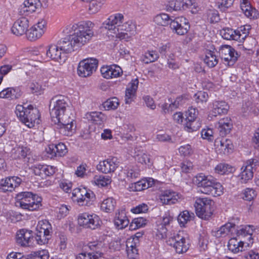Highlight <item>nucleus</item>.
Returning <instances> with one entry per match:
<instances>
[{
    "mask_svg": "<svg viewBox=\"0 0 259 259\" xmlns=\"http://www.w3.org/2000/svg\"><path fill=\"white\" fill-rule=\"evenodd\" d=\"M94 24L90 21H82L70 24L64 32L69 35L60 41L59 46L65 54L71 52L75 47H80L88 43L94 36Z\"/></svg>",
    "mask_w": 259,
    "mask_h": 259,
    "instance_id": "obj_1",
    "label": "nucleus"
},
{
    "mask_svg": "<svg viewBox=\"0 0 259 259\" xmlns=\"http://www.w3.org/2000/svg\"><path fill=\"white\" fill-rule=\"evenodd\" d=\"M192 181L204 194L217 197L221 196L224 192L223 185L211 176L200 174L194 177Z\"/></svg>",
    "mask_w": 259,
    "mask_h": 259,
    "instance_id": "obj_2",
    "label": "nucleus"
},
{
    "mask_svg": "<svg viewBox=\"0 0 259 259\" xmlns=\"http://www.w3.org/2000/svg\"><path fill=\"white\" fill-rule=\"evenodd\" d=\"M15 113L19 119L26 126L29 128L34 127L40 123V114L38 110L31 105L27 107L17 105Z\"/></svg>",
    "mask_w": 259,
    "mask_h": 259,
    "instance_id": "obj_3",
    "label": "nucleus"
},
{
    "mask_svg": "<svg viewBox=\"0 0 259 259\" xmlns=\"http://www.w3.org/2000/svg\"><path fill=\"white\" fill-rule=\"evenodd\" d=\"M16 205L31 211L38 210L42 206V198L30 192H23L17 194Z\"/></svg>",
    "mask_w": 259,
    "mask_h": 259,
    "instance_id": "obj_4",
    "label": "nucleus"
},
{
    "mask_svg": "<svg viewBox=\"0 0 259 259\" xmlns=\"http://www.w3.org/2000/svg\"><path fill=\"white\" fill-rule=\"evenodd\" d=\"M123 20V16L120 14H116L110 16L104 22L103 26L107 30V34L109 36L124 41V35L129 33L128 30H120L116 28L117 26H120Z\"/></svg>",
    "mask_w": 259,
    "mask_h": 259,
    "instance_id": "obj_5",
    "label": "nucleus"
},
{
    "mask_svg": "<svg viewBox=\"0 0 259 259\" xmlns=\"http://www.w3.org/2000/svg\"><path fill=\"white\" fill-rule=\"evenodd\" d=\"M196 215L204 220H209L214 211V202L207 197H197L194 203Z\"/></svg>",
    "mask_w": 259,
    "mask_h": 259,
    "instance_id": "obj_6",
    "label": "nucleus"
},
{
    "mask_svg": "<svg viewBox=\"0 0 259 259\" xmlns=\"http://www.w3.org/2000/svg\"><path fill=\"white\" fill-rule=\"evenodd\" d=\"M71 198L80 206H90L94 204L96 195L93 191L87 187H79L73 190Z\"/></svg>",
    "mask_w": 259,
    "mask_h": 259,
    "instance_id": "obj_7",
    "label": "nucleus"
},
{
    "mask_svg": "<svg viewBox=\"0 0 259 259\" xmlns=\"http://www.w3.org/2000/svg\"><path fill=\"white\" fill-rule=\"evenodd\" d=\"M54 100V106L50 112L51 118L53 122H59L60 119L67 118L68 115L65 114L68 106L67 100L63 96L56 97Z\"/></svg>",
    "mask_w": 259,
    "mask_h": 259,
    "instance_id": "obj_8",
    "label": "nucleus"
},
{
    "mask_svg": "<svg viewBox=\"0 0 259 259\" xmlns=\"http://www.w3.org/2000/svg\"><path fill=\"white\" fill-rule=\"evenodd\" d=\"M77 221L80 227L86 229H96L102 223L99 215L94 213L87 212L79 213L77 216Z\"/></svg>",
    "mask_w": 259,
    "mask_h": 259,
    "instance_id": "obj_9",
    "label": "nucleus"
},
{
    "mask_svg": "<svg viewBox=\"0 0 259 259\" xmlns=\"http://www.w3.org/2000/svg\"><path fill=\"white\" fill-rule=\"evenodd\" d=\"M66 56L59 45L51 44L47 48L46 52L41 56V61L46 62L53 60L60 64L64 63Z\"/></svg>",
    "mask_w": 259,
    "mask_h": 259,
    "instance_id": "obj_10",
    "label": "nucleus"
},
{
    "mask_svg": "<svg viewBox=\"0 0 259 259\" xmlns=\"http://www.w3.org/2000/svg\"><path fill=\"white\" fill-rule=\"evenodd\" d=\"M259 167V160L252 158L246 161L241 168L239 175V180L242 183H246L251 180L253 177L254 171Z\"/></svg>",
    "mask_w": 259,
    "mask_h": 259,
    "instance_id": "obj_11",
    "label": "nucleus"
},
{
    "mask_svg": "<svg viewBox=\"0 0 259 259\" xmlns=\"http://www.w3.org/2000/svg\"><path fill=\"white\" fill-rule=\"evenodd\" d=\"M98 60L94 58H89L80 61L77 66V73L81 77L91 76L98 67Z\"/></svg>",
    "mask_w": 259,
    "mask_h": 259,
    "instance_id": "obj_12",
    "label": "nucleus"
},
{
    "mask_svg": "<svg viewBox=\"0 0 259 259\" xmlns=\"http://www.w3.org/2000/svg\"><path fill=\"white\" fill-rule=\"evenodd\" d=\"M47 30V21L44 18L39 19L29 28L26 33L27 38L34 41L40 38Z\"/></svg>",
    "mask_w": 259,
    "mask_h": 259,
    "instance_id": "obj_13",
    "label": "nucleus"
},
{
    "mask_svg": "<svg viewBox=\"0 0 259 259\" xmlns=\"http://www.w3.org/2000/svg\"><path fill=\"white\" fill-rule=\"evenodd\" d=\"M181 234L180 232L174 234L172 237H169L166 241L167 244L172 246L176 252L179 254L186 252L190 247L189 241Z\"/></svg>",
    "mask_w": 259,
    "mask_h": 259,
    "instance_id": "obj_14",
    "label": "nucleus"
},
{
    "mask_svg": "<svg viewBox=\"0 0 259 259\" xmlns=\"http://www.w3.org/2000/svg\"><path fill=\"white\" fill-rule=\"evenodd\" d=\"M198 111L196 108L189 107L185 112V123L184 128L188 132L196 131L200 127V123L196 122Z\"/></svg>",
    "mask_w": 259,
    "mask_h": 259,
    "instance_id": "obj_15",
    "label": "nucleus"
},
{
    "mask_svg": "<svg viewBox=\"0 0 259 259\" xmlns=\"http://www.w3.org/2000/svg\"><path fill=\"white\" fill-rule=\"evenodd\" d=\"M210 111L208 115L209 120L218 115L226 114L229 109V106L224 101L214 100L209 103Z\"/></svg>",
    "mask_w": 259,
    "mask_h": 259,
    "instance_id": "obj_16",
    "label": "nucleus"
},
{
    "mask_svg": "<svg viewBox=\"0 0 259 259\" xmlns=\"http://www.w3.org/2000/svg\"><path fill=\"white\" fill-rule=\"evenodd\" d=\"M16 243L22 247H30L33 245L34 237L32 231L26 229L18 230L16 234Z\"/></svg>",
    "mask_w": 259,
    "mask_h": 259,
    "instance_id": "obj_17",
    "label": "nucleus"
},
{
    "mask_svg": "<svg viewBox=\"0 0 259 259\" xmlns=\"http://www.w3.org/2000/svg\"><path fill=\"white\" fill-rule=\"evenodd\" d=\"M219 53L224 60V63L229 66L233 65L238 58L237 52L229 45L222 46L219 50Z\"/></svg>",
    "mask_w": 259,
    "mask_h": 259,
    "instance_id": "obj_18",
    "label": "nucleus"
},
{
    "mask_svg": "<svg viewBox=\"0 0 259 259\" xmlns=\"http://www.w3.org/2000/svg\"><path fill=\"white\" fill-rule=\"evenodd\" d=\"M253 238L250 237L249 241L242 240L239 238L233 237L231 238L228 243V249L234 253L242 252L250 247L253 244Z\"/></svg>",
    "mask_w": 259,
    "mask_h": 259,
    "instance_id": "obj_19",
    "label": "nucleus"
},
{
    "mask_svg": "<svg viewBox=\"0 0 259 259\" xmlns=\"http://www.w3.org/2000/svg\"><path fill=\"white\" fill-rule=\"evenodd\" d=\"M182 199V196L180 193L171 190L161 191L158 195V200L162 204H174Z\"/></svg>",
    "mask_w": 259,
    "mask_h": 259,
    "instance_id": "obj_20",
    "label": "nucleus"
},
{
    "mask_svg": "<svg viewBox=\"0 0 259 259\" xmlns=\"http://www.w3.org/2000/svg\"><path fill=\"white\" fill-rule=\"evenodd\" d=\"M215 152L221 155H228L233 152L234 145L229 139L217 138L214 142Z\"/></svg>",
    "mask_w": 259,
    "mask_h": 259,
    "instance_id": "obj_21",
    "label": "nucleus"
},
{
    "mask_svg": "<svg viewBox=\"0 0 259 259\" xmlns=\"http://www.w3.org/2000/svg\"><path fill=\"white\" fill-rule=\"evenodd\" d=\"M170 27L177 34L182 35L187 33L190 25L186 18L180 17L170 21Z\"/></svg>",
    "mask_w": 259,
    "mask_h": 259,
    "instance_id": "obj_22",
    "label": "nucleus"
},
{
    "mask_svg": "<svg viewBox=\"0 0 259 259\" xmlns=\"http://www.w3.org/2000/svg\"><path fill=\"white\" fill-rule=\"evenodd\" d=\"M102 76L106 79H111L121 76L123 73L121 68L116 64L103 65L100 68Z\"/></svg>",
    "mask_w": 259,
    "mask_h": 259,
    "instance_id": "obj_23",
    "label": "nucleus"
},
{
    "mask_svg": "<svg viewBox=\"0 0 259 259\" xmlns=\"http://www.w3.org/2000/svg\"><path fill=\"white\" fill-rule=\"evenodd\" d=\"M173 221V218L168 214H165L161 220L157 222L155 235L158 239H164L166 237L167 229Z\"/></svg>",
    "mask_w": 259,
    "mask_h": 259,
    "instance_id": "obj_24",
    "label": "nucleus"
},
{
    "mask_svg": "<svg viewBox=\"0 0 259 259\" xmlns=\"http://www.w3.org/2000/svg\"><path fill=\"white\" fill-rule=\"evenodd\" d=\"M119 165V162L116 157H113L101 161L97 165V169L104 174L114 172Z\"/></svg>",
    "mask_w": 259,
    "mask_h": 259,
    "instance_id": "obj_25",
    "label": "nucleus"
},
{
    "mask_svg": "<svg viewBox=\"0 0 259 259\" xmlns=\"http://www.w3.org/2000/svg\"><path fill=\"white\" fill-rule=\"evenodd\" d=\"M21 182V179L18 177H6L0 180V189L3 192H12L18 187Z\"/></svg>",
    "mask_w": 259,
    "mask_h": 259,
    "instance_id": "obj_26",
    "label": "nucleus"
},
{
    "mask_svg": "<svg viewBox=\"0 0 259 259\" xmlns=\"http://www.w3.org/2000/svg\"><path fill=\"white\" fill-rule=\"evenodd\" d=\"M58 125L60 129V133L66 136H71L75 132L74 122L73 119L67 118H63L59 120V122H53Z\"/></svg>",
    "mask_w": 259,
    "mask_h": 259,
    "instance_id": "obj_27",
    "label": "nucleus"
},
{
    "mask_svg": "<svg viewBox=\"0 0 259 259\" xmlns=\"http://www.w3.org/2000/svg\"><path fill=\"white\" fill-rule=\"evenodd\" d=\"M29 22L27 18L21 17L14 23L11 30L13 34L17 36L26 34L29 30Z\"/></svg>",
    "mask_w": 259,
    "mask_h": 259,
    "instance_id": "obj_28",
    "label": "nucleus"
},
{
    "mask_svg": "<svg viewBox=\"0 0 259 259\" xmlns=\"http://www.w3.org/2000/svg\"><path fill=\"white\" fill-rule=\"evenodd\" d=\"M156 180L152 178L147 177L134 183H131L128 186L130 191H141L153 186Z\"/></svg>",
    "mask_w": 259,
    "mask_h": 259,
    "instance_id": "obj_29",
    "label": "nucleus"
},
{
    "mask_svg": "<svg viewBox=\"0 0 259 259\" xmlns=\"http://www.w3.org/2000/svg\"><path fill=\"white\" fill-rule=\"evenodd\" d=\"M135 152L133 156L135 159L142 164L148 167H150L152 164V161L150 158V155L143 149L140 148H136L134 150Z\"/></svg>",
    "mask_w": 259,
    "mask_h": 259,
    "instance_id": "obj_30",
    "label": "nucleus"
},
{
    "mask_svg": "<svg viewBox=\"0 0 259 259\" xmlns=\"http://www.w3.org/2000/svg\"><path fill=\"white\" fill-rule=\"evenodd\" d=\"M118 30H128L129 33L124 37L125 41H130L133 40L134 36L136 34V25L132 21L130 20L122 24H120V26H117L116 27Z\"/></svg>",
    "mask_w": 259,
    "mask_h": 259,
    "instance_id": "obj_31",
    "label": "nucleus"
},
{
    "mask_svg": "<svg viewBox=\"0 0 259 259\" xmlns=\"http://www.w3.org/2000/svg\"><path fill=\"white\" fill-rule=\"evenodd\" d=\"M84 117L93 123L101 125L106 121V116L101 112L92 111L87 112L84 115Z\"/></svg>",
    "mask_w": 259,
    "mask_h": 259,
    "instance_id": "obj_32",
    "label": "nucleus"
},
{
    "mask_svg": "<svg viewBox=\"0 0 259 259\" xmlns=\"http://www.w3.org/2000/svg\"><path fill=\"white\" fill-rule=\"evenodd\" d=\"M39 0H25L21 7V13L25 15H28L36 11L40 7Z\"/></svg>",
    "mask_w": 259,
    "mask_h": 259,
    "instance_id": "obj_33",
    "label": "nucleus"
},
{
    "mask_svg": "<svg viewBox=\"0 0 259 259\" xmlns=\"http://www.w3.org/2000/svg\"><path fill=\"white\" fill-rule=\"evenodd\" d=\"M192 5V0H172L168 2V6L170 10L185 11L189 9Z\"/></svg>",
    "mask_w": 259,
    "mask_h": 259,
    "instance_id": "obj_34",
    "label": "nucleus"
},
{
    "mask_svg": "<svg viewBox=\"0 0 259 259\" xmlns=\"http://www.w3.org/2000/svg\"><path fill=\"white\" fill-rule=\"evenodd\" d=\"M215 127L221 135H225L230 132L232 127V123L231 119L226 117L219 120L215 123Z\"/></svg>",
    "mask_w": 259,
    "mask_h": 259,
    "instance_id": "obj_35",
    "label": "nucleus"
},
{
    "mask_svg": "<svg viewBox=\"0 0 259 259\" xmlns=\"http://www.w3.org/2000/svg\"><path fill=\"white\" fill-rule=\"evenodd\" d=\"M235 231V224L231 223H227L217 230L215 233L214 236L217 237L230 236L232 235Z\"/></svg>",
    "mask_w": 259,
    "mask_h": 259,
    "instance_id": "obj_36",
    "label": "nucleus"
},
{
    "mask_svg": "<svg viewBox=\"0 0 259 259\" xmlns=\"http://www.w3.org/2000/svg\"><path fill=\"white\" fill-rule=\"evenodd\" d=\"M21 92L18 88H7L0 92V98L14 99L19 98Z\"/></svg>",
    "mask_w": 259,
    "mask_h": 259,
    "instance_id": "obj_37",
    "label": "nucleus"
},
{
    "mask_svg": "<svg viewBox=\"0 0 259 259\" xmlns=\"http://www.w3.org/2000/svg\"><path fill=\"white\" fill-rule=\"evenodd\" d=\"M116 206V201L112 197L104 198L100 203V209L102 211L111 213L113 212Z\"/></svg>",
    "mask_w": 259,
    "mask_h": 259,
    "instance_id": "obj_38",
    "label": "nucleus"
},
{
    "mask_svg": "<svg viewBox=\"0 0 259 259\" xmlns=\"http://www.w3.org/2000/svg\"><path fill=\"white\" fill-rule=\"evenodd\" d=\"M254 230V227L250 225L241 226L236 229V234L238 238H247V241H249Z\"/></svg>",
    "mask_w": 259,
    "mask_h": 259,
    "instance_id": "obj_39",
    "label": "nucleus"
},
{
    "mask_svg": "<svg viewBox=\"0 0 259 259\" xmlns=\"http://www.w3.org/2000/svg\"><path fill=\"white\" fill-rule=\"evenodd\" d=\"M240 8L242 11L248 18L254 19L258 17V13L255 9L251 7L249 1L245 2H240Z\"/></svg>",
    "mask_w": 259,
    "mask_h": 259,
    "instance_id": "obj_40",
    "label": "nucleus"
},
{
    "mask_svg": "<svg viewBox=\"0 0 259 259\" xmlns=\"http://www.w3.org/2000/svg\"><path fill=\"white\" fill-rule=\"evenodd\" d=\"M111 181V177L108 176L96 175L91 183L93 185L99 187H104L109 185Z\"/></svg>",
    "mask_w": 259,
    "mask_h": 259,
    "instance_id": "obj_41",
    "label": "nucleus"
},
{
    "mask_svg": "<svg viewBox=\"0 0 259 259\" xmlns=\"http://www.w3.org/2000/svg\"><path fill=\"white\" fill-rule=\"evenodd\" d=\"M29 152V150L26 147L18 145L14 147L11 151V155L15 159L25 158Z\"/></svg>",
    "mask_w": 259,
    "mask_h": 259,
    "instance_id": "obj_42",
    "label": "nucleus"
},
{
    "mask_svg": "<svg viewBox=\"0 0 259 259\" xmlns=\"http://www.w3.org/2000/svg\"><path fill=\"white\" fill-rule=\"evenodd\" d=\"M235 170L234 167L225 163H219L214 169L215 173L222 175L233 173Z\"/></svg>",
    "mask_w": 259,
    "mask_h": 259,
    "instance_id": "obj_43",
    "label": "nucleus"
},
{
    "mask_svg": "<svg viewBox=\"0 0 259 259\" xmlns=\"http://www.w3.org/2000/svg\"><path fill=\"white\" fill-rule=\"evenodd\" d=\"M126 253L129 259H136L138 256V251L133 239H128L126 243Z\"/></svg>",
    "mask_w": 259,
    "mask_h": 259,
    "instance_id": "obj_44",
    "label": "nucleus"
},
{
    "mask_svg": "<svg viewBox=\"0 0 259 259\" xmlns=\"http://www.w3.org/2000/svg\"><path fill=\"white\" fill-rule=\"evenodd\" d=\"M129 224V221L123 212H119L114 219V225L118 229H123Z\"/></svg>",
    "mask_w": 259,
    "mask_h": 259,
    "instance_id": "obj_45",
    "label": "nucleus"
},
{
    "mask_svg": "<svg viewBox=\"0 0 259 259\" xmlns=\"http://www.w3.org/2000/svg\"><path fill=\"white\" fill-rule=\"evenodd\" d=\"M36 231L52 235V225L49 221L47 220H40L37 223Z\"/></svg>",
    "mask_w": 259,
    "mask_h": 259,
    "instance_id": "obj_46",
    "label": "nucleus"
},
{
    "mask_svg": "<svg viewBox=\"0 0 259 259\" xmlns=\"http://www.w3.org/2000/svg\"><path fill=\"white\" fill-rule=\"evenodd\" d=\"M204 62L209 67L215 66L218 63L215 52L211 51H207L205 53Z\"/></svg>",
    "mask_w": 259,
    "mask_h": 259,
    "instance_id": "obj_47",
    "label": "nucleus"
},
{
    "mask_svg": "<svg viewBox=\"0 0 259 259\" xmlns=\"http://www.w3.org/2000/svg\"><path fill=\"white\" fill-rule=\"evenodd\" d=\"M102 105L105 110H114L119 106V101L116 97H112L104 102Z\"/></svg>",
    "mask_w": 259,
    "mask_h": 259,
    "instance_id": "obj_48",
    "label": "nucleus"
},
{
    "mask_svg": "<svg viewBox=\"0 0 259 259\" xmlns=\"http://www.w3.org/2000/svg\"><path fill=\"white\" fill-rule=\"evenodd\" d=\"M250 29L249 25H244L241 26L236 30V41L239 42L243 41L249 34V30Z\"/></svg>",
    "mask_w": 259,
    "mask_h": 259,
    "instance_id": "obj_49",
    "label": "nucleus"
},
{
    "mask_svg": "<svg viewBox=\"0 0 259 259\" xmlns=\"http://www.w3.org/2000/svg\"><path fill=\"white\" fill-rule=\"evenodd\" d=\"M29 259H49L50 253L49 251L46 249H41L32 252L27 255Z\"/></svg>",
    "mask_w": 259,
    "mask_h": 259,
    "instance_id": "obj_50",
    "label": "nucleus"
},
{
    "mask_svg": "<svg viewBox=\"0 0 259 259\" xmlns=\"http://www.w3.org/2000/svg\"><path fill=\"white\" fill-rule=\"evenodd\" d=\"M257 196L256 191L253 188H246L243 189L241 193V198L245 201H251Z\"/></svg>",
    "mask_w": 259,
    "mask_h": 259,
    "instance_id": "obj_51",
    "label": "nucleus"
},
{
    "mask_svg": "<svg viewBox=\"0 0 259 259\" xmlns=\"http://www.w3.org/2000/svg\"><path fill=\"white\" fill-rule=\"evenodd\" d=\"M154 22L157 25L161 26H167L170 24V19L169 16L165 13H161L155 16L153 19Z\"/></svg>",
    "mask_w": 259,
    "mask_h": 259,
    "instance_id": "obj_52",
    "label": "nucleus"
},
{
    "mask_svg": "<svg viewBox=\"0 0 259 259\" xmlns=\"http://www.w3.org/2000/svg\"><path fill=\"white\" fill-rule=\"evenodd\" d=\"M193 213H190L188 210H184L180 212L178 217V222L181 227H185L191 220Z\"/></svg>",
    "mask_w": 259,
    "mask_h": 259,
    "instance_id": "obj_53",
    "label": "nucleus"
},
{
    "mask_svg": "<svg viewBox=\"0 0 259 259\" xmlns=\"http://www.w3.org/2000/svg\"><path fill=\"white\" fill-rule=\"evenodd\" d=\"M148 221L142 217L137 218L133 220L130 225L131 230H137L144 227L147 224Z\"/></svg>",
    "mask_w": 259,
    "mask_h": 259,
    "instance_id": "obj_54",
    "label": "nucleus"
},
{
    "mask_svg": "<svg viewBox=\"0 0 259 259\" xmlns=\"http://www.w3.org/2000/svg\"><path fill=\"white\" fill-rule=\"evenodd\" d=\"M158 58V55L153 51H149L145 53L141 57V61L146 64L154 62Z\"/></svg>",
    "mask_w": 259,
    "mask_h": 259,
    "instance_id": "obj_55",
    "label": "nucleus"
},
{
    "mask_svg": "<svg viewBox=\"0 0 259 259\" xmlns=\"http://www.w3.org/2000/svg\"><path fill=\"white\" fill-rule=\"evenodd\" d=\"M52 235L36 231L35 239L37 244L45 245L49 242Z\"/></svg>",
    "mask_w": 259,
    "mask_h": 259,
    "instance_id": "obj_56",
    "label": "nucleus"
},
{
    "mask_svg": "<svg viewBox=\"0 0 259 259\" xmlns=\"http://www.w3.org/2000/svg\"><path fill=\"white\" fill-rule=\"evenodd\" d=\"M220 34L225 39L236 40V35L237 34L235 30L230 28H225L221 30Z\"/></svg>",
    "mask_w": 259,
    "mask_h": 259,
    "instance_id": "obj_57",
    "label": "nucleus"
},
{
    "mask_svg": "<svg viewBox=\"0 0 259 259\" xmlns=\"http://www.w3.org/2000/svg\"><path fill=\"white\" fill-rule=\"evenodd\" d=\"M70 207L66 205H61L55 209L56 217L58 219H62L65 218L69 213Z\"/></svg>",
    "mask_w": 259,
    "mask_h": 259,
    "instance_id": "obj_58",
    "label": "nucleus"
},
{
    "mask_svg": "<svg viewBox=\"0 0 259 259\" xmlns=\"http://www.w3.org/2000/svg\"><path fill=\"white\" fill-rule=\"evenodd\" d=\"M44 45L40 44L37 46L30 47L29 48L28 52L30 54L32 55L38 56L37 59L39 61L42 62L41 61V56L44 55V53H42L41 52L44 50Z\"/></svg>",
    "mask_w": 259,
    "mask_h": 259,
    "instance_id": "obj_59",
    "label": "nucleus"
},
{
    "mask_svg": "<svg viewBox=\"0 0 259 259\" xmlns=\"http://www.w3.org/2000/svg\"><path fill=\"white\" fill-rule=\"evenodd\" d=\"M88 166L86 163H82L78 166L75 171V175L78 178H83L87 176Z\"/></svg>",
    "mask_w": 259,
    "mask_h": 259,
    "instance_id": "obj_60",
    "label": "nucleus"
},
{
    "mask_svg": "<svg viewBox=\"0 0 259 259\" xmlns=\"http://www.w3.org/2000/svg\"><path fill=\"white\" fill-rule=\"evenodd\" d=\"M178 150L180 155L183 157H189L193 153V150L191 145L189 144H186L180 146Z\"/></svg>",
    "mask_w": 259,
    "mask_h": 259,
    "instance_id": "obj_61",
    "label": "nucleus"
},
{
    "mask_svg": "<svg viewBox=\"0 0 259 259\" xmlns=\"http://www.w3.org/2000/svg\"><path fill=\"white\" fill-rule=\"evenodd\" d=\"M103 5L101 0H94L89 5V11L91 14H95L101 9Z\"/></svg>",
    "mask_w": 259,
    "mask_h": 259,
    "instance_id": "obj_62",
    "label": "nucleus"
},
{
    "mask_svg": "<svg viewBox=\"0 0 259 259\" xmlns=\"http://www.w3.org/2000/svg\"><path fill=\"white\" fill-rule=\"evenodd\" d=\"M100 253L83 252L77 254L76 259H98Z\"/></svg>",
    "mask_w": 259,
    "mask_h": 259,
    "instance_id": "obj_63",
    "label": "nucleus"
},
{
    "mask_svg": "<svg viewBox=\"0 0 259 259\" xmlns=\"http://www.w3.org/2000/svg\"><path fill=\"white\" fill-rule=\"evenodd\" d=\"M213 134L212 129L210 128H203L201 132L202 138L209 142H212L213 141Z\"/></svg>",
    "mask_w": 259,
    "mask_h": 259,
    "instance_id": "obj_64",
    "label": "nucleus"
}]
</instances>
